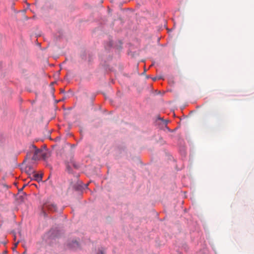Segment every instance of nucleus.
Returning <instances> with one entry per match:
<instances>
[{
  "mask_svg": "<svg viewBox=\"0 0 254 254\" xmlns=\"http://www.w3.org/2000/svg\"><path fill=\"white\" fill-rule=\"evenodd\" d=\"M77 168L78 166L76 164L75 161L73 160H71L70 162L68 163L66 166V169L69 172H71V168Z\"/></svg>",
  "mask_w": 254,
  "mask_h": 254,
  "instance_id": "4",
  "label": "nucleus"
},
{
  "mask_svg": "<svg viewBox=\"0 0 254 254\" xmlns=\"http://www.w3.org/2000/svg\"><path fill=\"white\" fill-rule=\"evenodd\" d=\"M31 150L34 152L32 158L33 160H46L49 156V153L47 150L37 149L34 145H32Z\"/></svg>",
  "mask_w": 254,
  "mask_h": 254,
  "instance_id": "1",
  "label": "nucleus"
},
{
  "mask_svg": "<svg viewBox=\"0 0 254 254\" xmlns=\"http://www.w3.org/2000/svg\"><path fill=\"white\" fill-rule=\"evenodd\" d=\"M34 179L37 182L42 181V175L41 174H35L34 175Z\"/></svg>",
  "mask_w": 254,
  "mask_h": 254,
  "instance_id": "5",
  "label": "nucleus"
},
{
  "mask_svg": "<svg viewBox=\"0 0 254 254\" xmlns=\"http://www.w3.org/2000/svg\"><path fill=\"white\" fill-rule=\"evenodd\" d=\"M56 206L52 202L45 203L42 207V211L45 215H47V211L54 212L56 210Z\"/></svg>",
  "mask_w": 254,
  "mask_h": 254,
  "instance_id": "2",
  "label": "nucleus"
},
{
  "mask_svg": "<svg viewBox=\"0 0 254 254\" xmlns=\"http://www.w3.org/2000/svg\"><path fill=\"white\" fill-rule=\"evenodd\" d=\"M97 254H104V253L102 250H99Z\"/></svg>",
  "mask_w": 254,
  "mask_h": 254,
  "instance_id": "6",
  "label": "nucleus"
},
{
  "mask_svg": "<svg viewBox=\"0 0 254 254\" xmlns=\"http://www.w3.org/2000/svg\"><path fill=\"white\" fill-rule=\"evenodd\" d=\"M79 244L76 240H72L68 242L67 246L69 249L76 250L79 247Z\"/></svg>",
  "mask_w": 254,
  "mask_h": 254,
  "instance_id": "3",
  "label": "nucleus"
},
{
  "mask_svg": "<svg viewBox=\"0 0 254 254\" xmlns=\"http://www.w3.org/2000/svg\"><path fill=\"white\" fill-rule=\"evenodd\" d=\"M110 46H113L112 42H110Z\"/></svg>",
  "mask_w": 254,
  "mask_h": 254,
  "instance_id": "9",
  "label": "nucleus"
},
{
  "mask_svg": "<svg viewBox=\"0 0 254 254\" xmlns=\"http://www.w3.org/2000/svg\"><path fill=\"white\" fill-rule=\"evenodd\" d=\"M18 244V241L15 244V247H17V244Z\"/></svg>",
  "mask_w": 254,
  "mask_h": 254,
  "instance_id": "8",
  "label": "nucleus"
},
{
  "mask_svg": "<svg viewBox=\"0 0 254 254\" xmlns=\"http://www.w3.org/2000/svg\"><path fill=\"white\" fill-rule=\"evenodd\" d=\"M88 184L84 185V187H83V189H84V188H87V187H88Z\"/></svg>",
  "mask_w": 254,
  "mask_h": 254,
  "instance_id": "7",
  "label": "nucleus"
}]
</instances>
